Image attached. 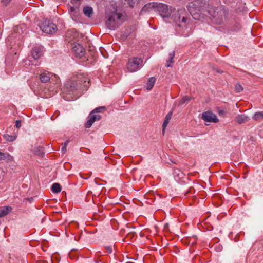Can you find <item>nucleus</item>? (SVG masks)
I'll use <instances>...</instances> for the list:
<instances>
[{
    "label": "nucleus",
    "instance_id": "f257e3e1",
    "mask_svg": "<svg viewBox=\"0 0 263 263\" xmlns=\"http://www.w3.org/2000/svg\"><path fill=\"white\" fill-rule=\"evenodd\" d=\"M189 14L184 8H182L177 10L173 8L171 17L176 23V30L180 35L184 36H189V33H185L184 31L187 29L186 26L187 24Z\"/></svg>",
    "mask_w": 263,
    "mask_h": 263
},
{
    "label": "nucleus",
    "instance_id": "f03ea898",
    "mask_svg": "<svg viewBox=\"0 0 263 263\" xmlns=\"http://www.w3.org/2000/svg\"><path fill=\"white\" fill-rule=\"evenodd\" d=\"M206 8L207 12L214 23L220 25L227 21L229 16V10L226 6L222 5L214 6L209 4Z\"/></svg>",
    "mask_w": 263,
    "mask_h": 263
},
{
    "label": "nucleus",
    "instance_id": "7ed1b4c3",
    "mask_svg": "<svg viewBox=\"0 0 263 263\" xmlns=\"http://www.w3.org/2000/svg\"><path fill=\"white\" fill-rule=\"evenodd\" d=\"M105 25L110 30H114L118 28L124 21V17L122 13L118 12L117 7L108 8L105 12Z\"/></svg>",
    "mask_w": 263,
    "mask_h": 263
},
{
    "label": "nucleus",
    "instance_id": "20e7f679",
    "mask_svg": "<svg viewBox=\"0 0 263 263\" xmlns=\"http://www.w3.org/2000/svg\"><path fill=\"white\" fill-rule=\"evenodd\" d=\"M89 81L85 78L83 74H79L77 79L68 82L65 85V91L68 93H74L76 91L82 92L85 90L88 87Z\"/></svg>",
    "mask_w": 263,
    "mask_h": 263
},
{
    "label": "nucleus",
    "instance_id": "39448f33",
    "mask_svg": "<svg viewBox=\"0 0 263 263\" xmlns=\"http://www.w3.org/2000/svg\"><path fill=\"white\" fill-rule=\"evenodd\" d=\"M173 10L172 6H168L162 3H157L155 12H158L162 18H164L171 17Z\"/></svg>",
    "mask_w": 263,
    "mask_h": 263
},
{
    "label": "nucleus",
    "instance_id": "423d86ee",
    "mask_svg": "<svg viewBox=\"0 0 263 263\" xmlns=\"http://www.w3.org/2000/svg\"><path fill=\"white\" fill-rule=\"evenodd\" d=\"M40 28L43 32L50 34L55 33L57 30L56 25L48 20L43 21L40 24Z\"/></svg>",
    "mask_w": 263,
    "mask_h": 263
},
{
    "label": "nucleus",
    "instance_id": "0eeeda50",
    "mask_svg": "<svg viewBox=\"0 0 263 263\" xmlns=\"http://www.w3.org/2000/svg\"><path fill=\"white\" fill-rule=\"evenodd\" d=\"M142 64L143 60L141 58H130L127 64V69L129 72H133L139 70L142 66Z\"/></svg>",
    "mask_w": 263,
    "mask_h": 263
},
{
    "label": "nucleus",
    "instance_id": "6e6552de",
    "mask_svg": "<svg viewBox=\"0 0 263 263\" xmlns=\"http://www.w3.org/2000/svg\"><path fill=\"white\" fill-rule=\"evenodd\" d=\"M201 119L208 122L217 123L219 121L216 115L210 111L203 112L202 114Z\"/></svg>",
    "mask_w": 263,
    "mask_h": 263
},
{
    "label": "nucleus",
    "instance_id": "1a4fd4ad",
    "mask_svg": "<svg viewBox=\"0 0 263 263\" xmlns=\"http://www.w3.org/2000/svg\"><path fill=\"white\" fill-rule=\"evenodd\" d=\"M88 118V119L85 126L86 128H89L95 121L99 120L101 118V116L100 115L95 114L91 111Z\"/></svg>",
    "mask_w": 263,
    "mask_h": 263
},
{
    "label": "nucleus",
    "instance_id": "9d476101",
    "mask_svg": "<svg viewBox=\"0 0 263 263\" xmlns=\"http://www.w3.org/2000/svg\"><path fill=\"white\" fill-rule=\"evenodd\" d=\"M73 51L79 57H82L84 54L85 50L79 43H74L72 44Z\"/></svg>",
    "mask_w": 263,
    "mask_h": 263
},
{
    "label": "nucleus",
    "instance_id": "9b49d317",
    "mask_svg": "<svg viewBox=\"0 0 263 263\" xmlns=\"http://www.w3.org/2000/svg\"><path fill=\"white\" fill-rule=\"evenodd\" d=\"M43 54V48L40 46H35L32 48V57L34 60L39 59Z\"/></svg>",
    "mask_w": 263,
    "mask_h": 263
},
{
    "label": "nucleus",
    "instance_id": "f8f14e48",
    "mask_svg": "<svg viewBox=\"0 0 263 263\" xmlns=\"http://www.w3.org/2000/svg\"><path fill=\"white\" fill-rule=\"evenodd\" d=\"M52 76V73L48 71L44 70L41 72V74H40V79L41 82L45 83L50 80Z\"/></svg>",
    "mask_w": 263,
    "mask_h": 263
},
{
    "label": "nucleus",
    "instance_id": "ddd939ff",
    "mask_svg": "<svg viewBox=\"0 0 263 263\" xmlns=\"http://www.w3.org/2000/svg\"><path fill=\"white\" fill-rule=\"evenodd\" d=\"M157 2H152L146 4L141 9V13L147 12L152 10L156 11Z\"/></svg>",
    "mask_w": 263,
    "mask_h": 263
},
{
    "label": "nucleus",
    "instance_id": "4468645a",
    "mask_svg": "<svg viewBox=\"0 0 263 263\" xmlns=\"http://www.w3.org/2000/svg\"><path fill=\"white\" fill-rule=\"evenodd\" d=\"M250 120L249 117L245 114L238 115L235 118V121L238 124L244 123Z\"/></svg>",
    "mask_w": 263,
    "mask_h": 263
},
{
    "label": "nucleus",
    "instance_id": "2eb2a0df",
    "mask_svg": "<svg viewBox=\"0 0 263 263\" xmlns=\"http://www.w3.org/2000/svg\"><path fill=\"white\" fill-rule=\"evenodd\" d=\"M13 157L8 152H0V161L5 160L7 162L12 161Z\"/></svg>",
    "mask_w": 263,
    "mask_h": 263
},
{
    "label": "nucleus",
    "instance_id": "dca6fc26",
    "mask_svg": "<svg viewBox=\"0 0 263 263\" xmlns=\"http://www.w3.org/2000/svg\"><path fill=\"white\" fill-rule=\"evenodd\" d=\"M173 175L175 180H179V179L183 178L185 174L180 170L175 168L173 171Z\"/></svg>",
    "mask_w": 263,
    "mask_h": 263
},
{
    "label": "nucleus",
    "instance_id": "f3484780",
    "mask_svg": "<svg viewBox=\"0 0 263 263\" xmlns=\"http://www.w3.org/2000/svg\"><path fill=\"white\" fill-rule=\"evenodd\" d=\"M173 115V112L172 111H170L165 116L164 121L163 122L162 127H163V133L164 132L165 128L167 127L170 120H171L172 116Z\"/></svg>",
    "mask_w": 263,
    "mask_h": 263
},
{
    "label": "nucleus",
    "instance_id": "a211bd4d",
    "mask_svg": "<svg viewBox=\"0 0 263 263\" xmlns=\"http://www.w3.org/2000/svg\"><path fill=\"white\" fill-rule=\"evenodd\" d=\"M156 81L155 77H151L148 80V82L146 84V88L148 90H150L153 87Z\"/></svg>",
    "mask_w": 263,
    "mask_h": 263
},
{
    "label": "nucleus",
    "instance_id": "6ab92c4d",
    "mask_svg": "<svg viewBox=\"0 0 263 263\" xmlns=\"http://www.w3.org/2000/svg\"><path fill=\"white\" fill-rule=\"evenodd\" d=\"M11 210L9 206H4L0 209V218L7 215Z\"/></svg>",
    "mask_w": 263,
    "mask_h": 263
},
{
    "label": "nucleus",
    "instance_id": "aec40b11",
    "mask_svg": "<svg viewBox=\"0 0 263 263\" xmlns=\"http://www.w3.org/2000/svg\"><path fill=\"white\" fill-rule=\"evenodd\" d=\"M33 153L37 155L43 157L44 155L43 148L41 146H37L34 148L33 150Z\"/></svg>",
    "mask_w": 263,
    "mask_h": 263
},
{
    "label": "nucleus",
    "instance_id": "412c9836",
    "mask_svg": "<svg viewBox=\"0 0 263 263\" xmlns=\"http://www.w3.org/2000/svg\"><path fill=\"white\" fill-rule=\"evenodd\" d=\"M83 13L86 16L90 17L93 13L92 7L89 6L84 7L83 9Z\"/></svg>",
    "mask_w": 263,
    "mask_h": 263
},
{
    "label": "nucleus",
    "instance_id": "4be33fe9",
    "mask_svg": "<svg viewBox=\"0 0 263 263\" xmlns=\"http://www.w3.org/2000/svg\"><path fill=\"white\" fill-rule=\"evenodd\" d=\"M51 191L54 193H58L61 192V187L60 184L58 183H54L51 186Z\"/></svg>",
    "mask_w": 263,
    "mask_h": 263
},
{
    "label": "nucleus",
    "instance_id": "5701e85b",
    "mask_svg": "<svg viewBox=\"0 0 263 263\" xmlns=\"http://www.w3.org/2000/svg\"><path fill=\"white\" fill-rule=\"evenodd\" d=\"M204 3L203 2H200L199 1L195 2V3H190L189 4V7H193V6H199V9L201 10L203 9L202 8L203 6H202V4H204V5L205 4V3L207 2V0H204Z\"/></svg>",
    "mask_w": 263,
    "mask_h": 263
},
{
    "label": "nucleus",
    "instance_id": "b1692460",
    "mask_svg": "<svg viewBox=\"0 0 263 263\" xmlns=\"http://www.w3.org/2000/svg\"><path fill=\"white\" fill-rule=\"evenodd\" d=\"M69 13L71 16H76L78 13V8L74 7H70L69 9Z\"/></svg>",
    "mask_w": 263,
    "mask_h": 263
},
{
    "label": "nucleus",
    "instance_id": "393cba45",
    "mask_svg": "<svg viewBox=\"0 0 263 263\" xmlns=\"http://www.w3.org/2000/svg\"><path fill=\"white\" fill-rule=\"evenodd\" d=\"M4 138L8 142H13L16 139V135H9L8 134H5Z\"/></svg>",
    "mask_w": 263,
    "mask_h": 263
},
{
    "label": "nucleus",
    "instance_id": "a878e982",
    "mask_svg": "<svg viewBox=\"0 0 263 263\" xmlns=\"http://www.w3.org/2000/svg\"><path fill=\"white\" fill-rule=\"evenodd\" d=\"M254 120H260L263 119V111L256 112L252 117Z\"/></svg>",
    "mask_w": 263,
    "mask_h": 263
},
{
    "label": "nucleus",
    "instance_id": "bb28decb",
    "mask_svg": "<svg viewBox=\"0 0 263 263\" xmlns=\"http://www.w3.org/2000/svg\"><path fill=\"white\" fill-rule=\"evenodd\" d=\"M175 55V51H173L172 52L169 54V59L167 60V64L166 65L167 67H171V63L173 62V59Z\"/></svg>",
    "mask_w": 263,
    "mask_h": 263
},
{
    "label": "nucleus",
    "instance_id": "cd10ccee",
    "mask_svg": "<svg viewBox=\"0 0 263 263\" xmlns=\"http://www.w3.org/2000/svg\"><path fill=\"white\" fill-rule=\"evenodd\" d=\"M191 100V98L189 96H185L183 97L178 103L179 105H182L185 103L189 102Z\"/></svg>",
    "mask_w": 263,
    "mask_h": 263
},
{
    "label": "nucleus",
    "instance_id": "c85d7f7f",
    "mask_svg": "<svg viewBox=\"0 0 263 263\" xmlns=\"http://www.w3.org/2000/svg\"><path fill=\"white\" fill-rule=\"evenodd\" d=\"M105 108L104 107H99L95 108L92 111L95 114L103 112L105 110Z\"/></svg>",
    "mask_w": 263,
    "mask_h": 263
},
{
    "label": "nucleus",
    "instance_id": "c756f323",
    "mask_svg": "<svg viewBox=\"0 0 263 263\" xmlns=\"http://www.w3.org/2000/svg\"><path fill=\"white\" fill-rule=\"evenodd\" d=\"M235 90L236 92H240L243 90V87L240 84H237L235 86Z\"/></svg>",
    "mask_w": 263,
    "mask_h": 263
},
{
    "label": "nucleus",
    "instance_id": "7c9ffc66",
    "mask_svg": "<svg viewBox=\"0 0 263 263\" xmlns=\"http://www.w3.org/2000/svg\"><path fill=\"white\" fill-rule=\"evenodd\" d=\"M130 7H133L135 4L138 3V0H126Z\"/></svg>",
    "mask_w": 263,
    "mask_h": 263
},
{
    "label": "nucleus",
    "instance_id": "2f4dec72",
    "mask_svg": "<svg viewBox=\"0 0 263 263\" xmlns=\"http://www.w3.org/2000/svg\"><path fill=\"white\" fill-rule=\"evenodd\" d=\"M241 28V25L239 23H235L234 26L232 28V30L234 31H237L239 30Z\"/></svg>",
    "mask_w": 263,
    "mask_h": 263
},
{
    "label": "nucleus",
    "instance_id": "473e14b6",
    "mask_svg": "<svg viewBox=\"0 0 263 263\" xmlns=\"http://www.w3.org/2000/svg\"><path fill=\"white\" fill-rule=\"evenodd\" d=\"M105 249L107 251V252L108 254H110L112 252V248L110 246H105Z\"/></svg>",
    "mask_w": 263,
    "mask_h": 263
},
{
    "label": "nucleus",
    "instance_id": "72a5a7b5",
    "mask_svg": "<svg viewBox=\"0 0 263 263\" xmlns=\"http://www.w3.org/2000/svg\"><path fill=\"white\" fill-rule=\"evenodd\" d=\"M15 126L18 128L21 126V123L20 120H16L15 122Z\"/></svg>",
    "mask_w": 263,
    "mask_h": 263
},
{
    "label": "nucleus",
    "instance_id": "f704fd0d",
    "mask_svg": "<svg viewBox=\"0 0 263 263\" xmlns=\"http://www.w3.org/2000/svg\"><path fill=\"white\" fill-rule=\"evenodd\" d=\"M11 0H2V3L5 5H7L8 4H9L10 3V2L11 1Z\"/></svg>",
    "mask_w": 263,
    "mask_h": 263
},
{
    "label": "nucleus",
    "instance_id": "c9c22d12",
    "mask_svg": "<svg viewBox=\"0 0 263 263\" xmlns=\"http://www.w3.org/2000/svg\"><path fill=\"white\" fill-rule=\"evenodd\" d=\"M66 146H64V145H63V146L62 147V151L64 152H65V151H66Z\"/></svg>",
    "mask_w": 263,
    "mask_h": 263
},
{
    "label": "nucleus",
    "instance_id": "e433bc0d",
    "mask_svg": "<svg viewBox=\"0 0 263 263\" xmlns=\"http://www.w3.org/2000/svg\"><path fill=\"white\" fill-rule=\"evenodd\" d=\"M94 182L95 183V184L97 185H99V186H102L103 184L102 183H98L95 180H94Z\"/></svg>",
    "mask_w": 263,
    "mask_h": 263
},
{
    "label": "nucleus",
    "instance_id": "4c0bfd02",
    "mask_svg": "<svg viewBox=\"0 0 263 263\" xmlns=\"http://www.w3.org/2000/svg\"><path fill=\"white\" fill-rule=\"evenodd\" d=\"M69 140H67L65 143H64V146H67L68 143H69Z\"/></svg>",
    "mask_w": 263,
    "mask_h": 263
},
{
    "label": "nucleus",
    "instance_id": "58836bf2",
    "mask_svg": "<svg viewBox=\"0 0 263 263\" xmlns=\"http://www.w3.org/2000/svg\"><path fill=\"white\" fill-rule=\"evenodd\" d=\"M223 110H220V111L219 112V114H223Z\"/></svg>",
    "mask_w": 263,
    "mask_h": 263
},
{
    "label": "nucleus",
    "instance_id": "ea45409f",
    "mask_svg": "<svg viewBox=\"0 0 263 263\" xmlns=\"http://www.w3.org/2000/svg\"><path fill=\"white\" fill-rule=\"evenodd\" d=\"M193 15V17L194 18V19H197V18L196 17V15Z\"/></svg>",
    "mask_w": 263,
    "mask_h": 263
},
{
    "label": "nucleus",
    "instance_id": "a19ab883",
    "mask_svg": "<svg viewBox=\"0 0 263 263\" xmlns=\"http://www.w3.org/2000/svg\"><path fill=\"white\" fill-rule=\"evenodd\" d=\"M79 240V238L77 239L76 237H75V240L76 241H78Z\"/></svg>",
    "mask_w": 263,
    "mask_h": 263
},
{
    "label": "nucleus",
    "instance_id": "79ce46f5",
    "mask_svg": "<svg viewBox=\"0 0 263 263\" xmlns=\"http://www.w3.org/2000/svg\"><path fill=\"white\" fill-rule=\"evenodd\" d=\"M28 62H29L28 64L30 65V61H29Z\"/></svg>",
    "mask_w": 263,
    "mask_h": 263
},
{
    "label": "nucleus",
    "instance_id": "37998d69",
    "mask_svg": "<svg viewBox=\"0 0 263 263\" xmlns=\"http://www.w3.org/2000/svg\"><path fill=\"white\" fill-rule=\"evenodd\" d=\"M26 64H27V61H26Z\"/></svg>",
    "mask_w": 263,
    "mask_h": 263
},
{
    "label": "nucleus",
    "instance_id": "c03bdc74",
    "mask_svg": "<svg viewBox=\"0 0 263 263\" xmlns=\"http://www.w3.org/2000/svg\"><path fill=\"white\" fill-rule=\"evenodd\" d=\"M32 199V198H30V199H29V200H30V201H31Z\"/></svg>",
    "mask_w": 263,
    "mask_h": 263
}]
</instances>
